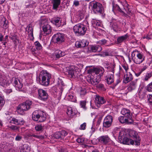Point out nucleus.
<instances>
[{
  "instance_id": "nucleus-19",
  "label": "nucleus",
  "mask_w": 152,
  "mask_h": 152,
  "mask_svg": "<svg viewBox=\"0 0 152 152\" xmlns=\"http://www.w3.org/2000/svg\"><path fill=\"white\" fill-rule=\"evenodd\" d=\"M42 30L44 33L46 35L50 34L52 32V29L50 26L48 24L44 25L42 27Z\"/></svg>"
},
{
  "instance_id": "nucleus-62",
  "label": "nucleus",
  "mask_w": 152,
  "mask_h": 152,
  "mask_svg": "<svg viewBox=\"0 0 152 152\" xmlns=\"http://www.w3.org/2000/svg\"><path fill=\"white\" fill-rule=\"evenodd\" d=\"M120 131V128L118 127L115 128L113 130V133L114 134H116L118 133Z\"/></svg>"
},
{
  "instance_id": "nucleus-25",
  "label": "nucleus",
  "mask_w": 152,
  "mask_h": 152,
  "mask_svg": "<svg viewBox=\"0 0 152 152\" xmlns=\"http://www.w3.org/2000/svg\"><path fill=\"white\" fill-rule=\"evenodd\" d=\"M89 28V25L87 23V25H85L83 24L80 23V29L81 35H83L85 34L86 30Z\"/></svg>"
},
{
  "instance_id": "nucleus-24",
  "label": "nucleus",
  "mask_w": 152,
  "mask_h": 152,
  "mask_svg": "<svg viewBox=\"0 0 152 152\" xmlns=\"http://www.w3.org/2000/svg\"><path fill=\"white\" fill-rule=\"evenodd\" d=\"M61 0H52L51 4H52L53 10H57L61 4Z\"/></svg>"
},
{
  "instance_id": "nucleus-35",
  "label": "nucleus",
  "mask_w": 152,
  "mask_h": 152,
  "mask_svg": "<svg viewBox=\"0 0 152 152\" xmlns=\"http://www.w3.org/2000/svg\"><path fill=\"white\" fill-rule=\"evenodd\" d=\"M136 86V83L134 81H132L127 88L129 91H131L135 89Z\"/></svg>"
},
{
  "instance_id": "nucleus-55",
  "label": "nucleus",
  "mask_w": 152,
  "mask_h": 152,
  "mask_svg": "<svg viewBox=\"0 0 152 152\" xmlns=\"http://www.w3.org/2000/svg\"><path fill=\"white\" fill-rule=\"evenodd\" d=\"M1 26L4 28H7L8 27L7 24V21L6 20L2 21L1 24Z\"/></svg>"
},
{
  "instance_id": "nucleus-31",
  "label": "nucleus",
  "mask_w": 152,
  "mask_h": 152,
  "mask_svg": "<svg viewBox=\"0 0 152 152\" xmlns=\"http://www.w3.org/2000/svg\"><path fill=\"white\" fill-rule=\"evenodd\" d=\"M73 29L75 34H78V35H81L80 29V23L78 24L75 25Z\"/></svg>"
},
{
  "instance_id": "nucleus-38",
  "label": "nucleus",
  "mask_w": 152,
  "mask_h": 152,
  "mask_svg": "<svg viewBox=\"0 0 152 152\" xmlns=\"http://www.w3.org/2000/svg\"><path fill=\"white\" fill-rule=\"evenodd\" d=\"M9 81L6 79L1 78L0 80V84L2 86H7L9 85Z\"/></svg>"
},
{
  "instance_id": "nucleus-46",
  "label": "nucleus",
  "mask_w": 152,
  "mask_h": 152,
  "mask_svg": "<svg viewBox=\"0 0 152 152\" xmlns=\"http://www.w3.org/2000/svg\"><path fill=\"white\" fill-rule=\"evenodd\" d=\"M44 126L41 124L36 125L35 127V130L37 131H42L43 130Z\"/></svg>"
},
{
  "instance_id": "nucleus-17",
  "label": "nucleus",
  "mask_w": 152,
  "mask_h": 152,
  "mask_svg": "<svg viewBox=\"0 0 152 152\" xmlns=\"http://www.w3.org/2000/svg\"><path fill=\"white\" fill-rule=\"evenodd\" d=\"M88 50L89 51H92L93 52H99L102 50V48L99 45H92L90 47L88 48Z\"/></svg>"
},
{
  "instance_id": "nucleus-3",
  "label": "nucleus",
  "mask_w": 152,
  "mask_h": 152,
  "mask_svg": "<svg viewBox=\"0 0 152 152\" xmlns=\"http://www.w3.org/2000/svg\"><path fill=\"white\" fill-rule=\"evenodd\" d=\"M92 9L95 13L102 14L104 12V7L101 3L98 2H93L92 3Z\"/></svg>"
},
{
  "instance_id": "nucleus-63",
  "label": "nucleus",
  "mask_w": 152,
  "mask_h": 152,
  "mask_svg": "<svg viewBox=\"0 0 152 152\" xmlns=\"http://www.w3.org/2000/svg\"><path fill=\"white\" fill-rule=\"evenodd\" d=\"M100 71V69L97 68H95L94 69V73L95 74L97 75V76H98L97 75L99 74V72Z\"/></svg>"
},
{
  "instance_id": "nucleus-34",
  "label": "nucleus",
  "mask_w": 152,
  "mask_h": 152,
  "mask_svg": "<svg viewBox=\"0 0 152 152\" xmlns=\"http://www.w3.org/2000/svg\"><path fill=\"white\" fill-rule=\"evenodd\" d=\"M106 80L108 84H110L114 82V75L113 74H109L106 76Z\"/></svg>"
},
{
  "instance_id": "nucleus-11",
  "label": "nucleus",
  "mask_w": 152,
  "mask_h": 152,
  "mask_svg": "<svg viewBox=\"0 0 152 152\" xmlns=\"http://www.w3.org/2000/svg\"><path fill=\"white\" fill-rule=\"evenodd\" d=\"M68 133L65 131L62 130L61 131L55 133L52 136L53 139H60L63 138L66 136Z\"/></svg>"
},
{
  "instance_id": "nucleus-61",
  "label": "nucleus",
  "mask_w": 152,
  "mask_h": 152,
  "mask_svg": "<svg viewBox=\"0 0 152 152\" xmlns=\"http://www.w3.org/2000/svg\"><path fill=\"white\" fill-rule=\"evenodd\" d=\"M12 91V88H7L5 89V92L7 94H9Z\"/></svg>"
},
{
  "instance_id": "nucleus-40",
  "label": "nucleus",
  "mask_w": 152,
  "mask_h": 152,
  "mask_svg": "<svg viewBox=\"0 0 152 152\" xmlns=\"http://www.w3.org/2000/svg\"><path fill=\"white\" fill-rule=\"evenodd\" d=\"M66 113L71 118H72L75 115V113L73 111L71 107H69L67 109Z\"/></svg>"
},
{
  "instance_id": "nucleus-29",
  "label": "nucleus",
  "mask_w": 152,
  "mask_h": 152,
  "mask_svg": "<svg viewBox=\"0 0 152 152\" xmlns=\"http://www.w3.org/2000/svg\"><path fill=\"white\" fill-rule=\"evenodd\" d=\"M112 11L114 12L115 11H118L121 13H123L124 12L121 9L119 6L117 4H115L114 3H112Z\"/></svg>"
},
{
  "instance_id": "nucleus-49",
  "label": "nucleus",
  "mask_w": 152,
  "mask_h": 152,
  "mask_svg": "<svg viewBox=\"0 0 152 152\" xmlns=\"http://www.w3.org/2000/svg\"><path fill=\"white\" fill-rule=\"evenodd\" d=\"M34 44L36 49L38 50H39L42 49V47L38 41H37L35 42Z\"/></svg>"
},
{
  "instance_id": "nucleus-64",
  "label": "nucleus",
  "mask_w": 152,
  "mask_h": 152,
  "mask_svg": "<svg viewBox=\"0 0 152 152\" xmlns=\"http://www.w3.org/2000/svg\"><path fill=\"white\" fill-rule=\"evenodd\" d=\"M22 138L21 136L20 135H17L15 137V140L17 141H20L22 139Z\"/></svg>"
},
{
  "instance_id": "nucleus-53",
  "label": "nucleus",
  "mask_w": 152,
  "mask_h": 152,
  "mask_svg": "<svg viewBox=\"0 0 152 152\" xmlns=\"http://www.w3.org/2000/svg\"><path fill=\"white\" fill-rule=\"evenodd\" d=\"M148 102L149 104L152 105V95H148L147 96Z\"/></svg>"
},
{
  "instance_id": "nucleus-28",
  "label": "nucleus",
  "mask_w": 152,
  "mask_h": 152,
  "mask_svg": "<svg viewBox=\"0 0 152 152\" xmlns=\"http://www.w3.org/2000/svg\"><path fill=\"white\" fill-rule=\"evenodd\" d=\"M54 54L56 58H58L64 56L66 55V53L64 51L58 50L55 51Z\"/></svg>"
},
{
  "instance_id": "nucleus-15",
  "label": "nucleus",
  "mask_w": 152,
  "mask_h": 152,
  "mask_svg": "<svg viewBox=\"0 0 152 152\" xmlns=\"http://www.w3.org/2000/svg\"><path fill=\"white\" fill-rule=\"evenodd\" d=\"M98 140L102 144L106 145L110 142V139L108 135H104L99 137L98 138Z\"/></svg>"
},
{
  "instance_id": "nucleus-20",
  "label": "nucleus",
  "mask_w": 152,
  "mask_h": 152,
  "mask_svg": "<svg viewBox=\"0 0 152 152\" xmlns=\"http://www.w3.org/2000/svg\"><path fill=\"white\" fill-rule=\"evenodd\" d=\"M93 77L91 76L90 77H88L87 79V80L88 82L93 85L96 86L99 83L100 79L98 78H97L98 79H97V78H95V77L94 78Z\"/></svg>"
},
{
  "instance_id": "nucleus-8",
  "label": "nucleus",
  "mask_w": 152,
  "mask_h": 152,
  "mask_svg": "<svg viewBox=\"0 0 152 152\" xmlns=\"http://www.w3.org/2000/svg\"><path fill=\"white\" fill-rule=\"evenodd\" d=\"M64 86L65 85L64 82L62 80H60L58 81L57 88L55 87L54 88V89L56 93V94L57 96H58V97H60L61 96Z\"/></svg>"
},
{
  "instance_id": "nucleus-23",
  "label": "nucleus",
  "mask_w": 152,
  "mask_h": 152,
  "mask_svg": "<svg viewBox=\"0 0 152 152\" xmlns=\"http://www.w3.org/2000/svg\"><path fill=\"white\" fill-rule=\"evenodd\" d=\"M14 84L17 90L21 91L23 87V84L20 82V80L17 78H15Z\"/></svg>"
},
{
  "instance_id": "nucleus-18",
  "label": "nucleus",
  "mask_w": 152,
  "mask_h": 152,
  "mask_svg": "<svg viewBox=\"0 0 152 152\" xmlns=\"http://www.w3.org/2000/svg\"><path fill=\"white\" fill-rule=\"evenodd\" d=\"M88 43V42L87 41L83 40L80 42H76L75 45L76 47L78 48H83L87 46Z\"/></svg>"
},
{
  "instance_id": "nucleus-2",
  "label": "nucleus",
  "mask_w": 152,
  "mask_h": 152,
  "mask_svg": "<svg viewBox=\"0 0 152 152\" xmlns=\"http://www.w3.org/2000/svg\"><path fill=\"white\" fill-rule=\"evenodd\" d=\"M32 102L27 100L23 104H19L17 108V111L20 114H24V111L30 109L32 106Z\"/></svg>"
},
{
  "instance_id": "nucleus-54",
  "label": "nucleus",
  "mask_w": 152,
  "mask_h": 152,
  "mask_svg": "<svg viewBox=\"0 0 152 152\" xmlns=\"http://www.w3.org/2000/svg\"><path fill=\"white\" fill-rule=\"evenodd\" d=\"M152 73L149 72L146 74L145 76L144 80L145 81L148 80V79L150 78L152 76Z\"/></svg>"
},
{
  "instance_id": "nucleus-7",
  "label": "nucleus",
  "mask_w": 152,
  "mask_h": 152,
  "mask_svg": "<svg viewBox=\"0 0 152 152\" xmlns=\"http://www.w3.org/2000/svg\"><path fill=\"white\" fill-rule=\"evenodd\" d=\"M52 39L54 43L60 44L64 41V35L61 33H57L53 36Z\"/></svg>"
},
{
  "instance_id": "nucleus-5",
  "label": "nucleus",
  "mask_w": 152,
  "mask_h": 152,
  "mask_svg": "<svg viewBox=\"0 0 152 152\" xmlns=\"http://www.w3.org/2000/svg\"><path fill=\"white\" fill-rule=\"evenodd\" d=\"M130 137L134 140H133L134 142V144L136 146L140 145L141 139L137 132L134 130H131L129 132Z\"/></svg>"
},
{
  "instance_id": "nucleus-37",
  "label": "nucleus",
  "mask_w": 152,
  "mask_h": 152,
  "mask_svg": "<svg viewBox=\"0 0 152 152\" xmlns=\"http://www.w3.org/2000/svg\"><path fill=\"white\" fill-rule=\"evenodd\" d=\"M30 149V147L27 144H24L22 147L20 152H29Z\"/></svg>"
},
{
  "instance_id": "nucleus-47",
  "label": "nucleus",
  "mask_w": 152,
  "mask_h": 152,
  "mask_svg": "<svg viewBox=\"0 0 152 152\" xmlns=\"http://www.w3.org/2000/svg\"><path fill=\"white\" fill-rule=\"evenodd\" d=\"M110 26L111 27V28H112L113 29L114 31L115 32H116L118 30V26L116 23H111L110 24Z\"/></svg>"
},
{
  "instance_id": "nucleus-30",
  "label": "nucleus",
  "mask_w": 152,
  "mask_h": 152,
  "mask_svg": "<svg viewBox=\"0 0 152 152\" xmlns=\"http://www.w3.org/2000/svg\"><path fill=\"white\" fill-rule=\"evenodd\" d=\"M40 110H37L34 111L32 114V119L33 120L37 121L38 117L39 116Z\"/></svg>"
},
{
  "instance_id": "nucleus-48",
  "label": "nucleus",
  "mask_w": 152,
  "mask_h": 152,
  "mask_svg": "<svg viewBox=\"0 0 152 152\" xmlns=\"http://www.w3.org/2000/svg\"><path fill=\"white\" fill-rule=\"evenodd\" d=\"M55 23L56 25L58 27H59L61 25V18H57L55 19L54 20Z\"/></svg>"
},
{
  "instance_id": "nucleus-9",
  "label": "nucleus",
  "mask_w": 152,
  "mask_h": 152,
  "mask_svg": "<svg viewBox=\"0 0 152 152\" xmlns=\"http://www.w3.org/2000/svg\"><path fill=\"white\" fill-rule=\"evenodd\" d=\"M113 121V117L110 115H107L104 118L103 123V126L108 128L111 126Z\"/></svg>"
},
{
  "instance_id": "nucleus-27",
  "label": "nucleus",
  "mask_w": 152,
  "mask_h": 152,
  "mask_svg": "<svg viewBox=\"0 0 152 152\" xmlns=\"http://www.w3.org/2000/svg\"><path fill=\"white\" fill-rule=\"evenodd\" d=\"M129 37V36L127 34L118 37L117 39V43L120 44L125 41Z\"/></svg>"
},
{
  "instance_id": "nucleus-10",
  "label": "nucleus",
  "mask_w": 152,
  "mask_h": 152,
  "mask_svg": "<svg viewBox=\"0 0 152 152\" xmlns=\"http://www.w3.org/2000/svg\"><path fill=\"white\" fill-rule=\"evenodd\" d=\"M37 91L38 93V98L39 99L43 101L47 100L48 95L45 91L42 89H38Z\"/></svg>"
},
{
  "instance_id": "nucleus-39",
  "label": "nucleus",
  "mask_w": 152,
  "mask_h": 152,
  "mask_svg": "<svg viewBox=\"0 0 152 152\" xmlns=\"http://www.w3.org/2000/svg\"><path fill=\"white\" fill-rule=\"evenodd\" d=\"M91 23L94 27L95 28L97 27L98 26H101V23L99 21L93 19L91 21Z\"/></svg>"
},
{
  "instance_id": "nucleus-14",
  "label": "nucleus",
  "mask_w": 152,
  "mask_h": 152,
  "mask_svg": "<svg viewBox=\"0 0 152 152\" xmlns=\"http://www.w3.org/2000/svg\"><path fill=\"white\" fill-rule=\"evenodd\" d=\"M106 102L104 98L99 95H96L95 97V103L97 106H99L100 104H102Z\"/></svg>"
},
{
  "instance_id": "nucleus-26",
  "label": "nucleus",
  "mask_w": 152,
  "mask_h": 152,
  "mask_svg": "<svg viewBox=\"0 0 152 152\" xmlns=\"http://www.w3.org/2000/svg\"><path fill=\"white\" fill-rule=\"evenodd\" d=\"M39 116L37 121L39 122H43L45 121L46 119V116L45 113L43 111L40 110Z\"/></svg>"
},
{
  "instance_id": "nucleus-22",
  "label": "nucleus",
  "mask_w": 152,
  "mask_h": 152,
  "mask_svg": "<svg viewBox=\"0 0 152 152\" xmlns=\"http://www.w3.org/2000/svg\"><path fill=\"white\" fill-rule=\"evenodd\" d=\"M129 118H126L124 116H121L119 117L118 120L121 123H126L127 124H132L133 122L132 119L130 120L131 121H129Z\"/></svg>"
},
{
  "instance_id": "nucleus-36",
  "label": "nucleus",
  "mask_w": 152,
  "mask_h": 152,
  "mask_svg": "<svg viewBox=\"0 0 152 152\" xmlns=\"http://www.w3.org/2000/svg\"><path fill=\"white\" fill-rule=\"evenodd\" d=\"M26 30L27 31L28 33V36L33 37V29L32 28V25L30 24H29L27 26Z\"/></svg>"
},
{
  "instance_id": "nucleus-1",
  "label": "nucleus",
  "mask_w": 152,
  "mask_h": 152,
  "mask_svg": "<svg viewBox=\"0 0 152 152\" xmlns=\"http://www.w3.org/2000/svg\"><path fill=\"white\" fill-rule=\"evenodd\" d=\"M51 78V75L49 73L46 71L42 70L40 73L37 80L41 85L47 86L49 84L50 80Z\"/></svg>"
},
{
  "instance_id": "nucleus-52",
  "label": "nucleus",
  "mask_w": 152,
  "mask_h": 152,
  "mask_svg": "<svg viewBox=\"0 0 152 152\" xmlns=\"http://www.w3.org/2000/svg\"><path fill=\"white\" fill-rule=\"evenodd\" d=\"M107 41L105 39H103L99 40L97 42V43L101 44L102 45H104L107 44Z\"/></svg>"
},
{
  "instance_id": "nucleus-57",
  "label": "nucleus",
  "mask_w": 152,
  "mask_h": 152,
  "mask_svg": "<svg viewBox=\"0 0 152 152\" xmlns=\"http://www.w3.org/2000/svg\"><path fill=\"white\" fill-rule=\"evenodd\" d=\"M104 72V71L103 69H100V71L99 73L98 74L99 75H98V77L97 78H99V79L101 80V77L103 75Z\"/></svg>"
},
{
  "instance_id": "nucleus-41",
  "label": "nucleus",
  "mask_w": 152,
  "mask_h": 152,
  "mask_svg": "<svg viewBox=\"0 0 152 152\" xmlns=\"http://www.w3.org/2000/svg\"><path fill=\"white\" fill-rule=\"evenodd\" d=\"M96 88L99 90L104 91L106 90V88L104 87V85L102 83H98L96 85Z\"/></svg>"
},
{
  "instance_id": "nucleus-4",
  "label": "nucleus",
  "mask_w": 152,
  "mask_h": 152,
  "mask_svg": "<svg viewBox=\"0 0 152 152\" xmlns=\"http://www.w3.org/2000/svg\"><path fill=\"white\" fill-rule=\"evenodd\" d=\"M136 55L137 57L135 58L133 61L136 64H140L145 60V57L143 54L138 53L136 51H133L132 54V56L133 57H134Z\"/></svg>"
},
{
  "instance_id": "nucleus-21",
  "label": "nucleus",
  "mask_w": 152,
  "mask_h": 152,
  "mask_svg": "<svg viewBox=\"0 0 152 152\" xmlns=\"http://www.w3.org/2000/svg\"><path fill=\"white\" fill-rule=\"evenodd\" d=\"M152 59L151 58L147 59L146 60L145 62L143 63V64L144 66L140 69V70L141 71V72H142L145 70L148 66H150L152 63Z\"/></svg>"
},
{
  "instance_id": "nucleus-50",
  "label": "nucleus",
  "mask_w": 152,
  "mask_h": 152,
  "mask_svg": "<svg viewBox=\"0 0 152 152\" xmlns=\"http://www.w3.org/2000/svg\"><path fill=\"white\" fill-rule=\"evenodd\" d=\"M31 136L40 140H43L45 138V136H44L37 135L35 134H32Z\"/></svg>"
},
{
  "instance_id": "nucleus-33",
  "label": "nucleus",
  "mask_w": 152,
  "mask_h": 152,
  "mask_svg": "<svg viewBox=\"0 0 152 152\" xmlns=\"http://www.w3.org/2000/svg\"><path fill=\"white\" fill-rule=\"evenodd\" d=\"M133 79V77L132 74L130 72L126 74V77L124 79L123 81L126 83L131 81Z\"/></svg>"
},
{
  "instance_id": "nucleus-42",
  "label": "nucleus",
  "mask_w": 152,
  "mask_h": 152,
  "mask_svg": "<svg viewBox=\"0 0 152 152\" xmlns=\"http://www.w3.org/2000/svg\"><path fill=\"white\" fill-rule=\"evenodd\" d=\"M5 100L4 96L0 94V108L3 107L4 104Z\"/></svg>"
},
{
  "instance_id": "nucleus-58",
  "label": "nucleus",
  "mask_w": 152,
  "mask_h": 152,
  "mask_svg": "<svg viewBox=\"0 0 152 152\" xmlns=\"http://www.w3.org/2000/svg\"><path fill=\"white\" fill-rule=\"evenodd\" d=\"M9 128L13 131H15L18 129V128L17 126L14 125H12L9 126Z\"/></svg>"
},
{
  "instance_id": "nucleus-44",
  "label": "nucleus",
  "mask_w": 152,
  "mask_h": 152,
  "mask_svg": "<svg viewBox=\"0 0 152 152\" xmlns=\"http://www.w3.org/2000/svg\"><path fill=\"white\" fill-rule=\"evenodd\" d=\"M68 99L69 101L73 102H76L77 101L75 97L71 94L68 95Z\"/></svg>"
},
{
  "instance_id": "nucleus-6",
  "label": "nucleus",
  "mask_w": 152,
  "mask_h": 152,
  "mask_svg": "<svg viewBox=\"0 0 152 152\" xmlns=\"http://www.w3.org/2000/svg\"><path fill=\"white\" fill-rule=\"evenodd\" d=\"M66 74L71 78H75L77 77V72L74 66L66 67Z\"/></svg>"
},
{
  "instance_id": "nucleus-43",
  "label": "nucleus",
  "mask_w": 152,
  "mask_h": 152,
  "mask_svg": "<svg viewBox=\"0 0 152 152\" xmlns=\"http://www.w3.org/2000/svg\"><path fill=\"white\" fill-rule=\"evenodd\" d=\"M86 100L81 101L80 102V107L84 110H86L87 107L86 106Z\"/></svg>"
},
{
  "instance_id": "nucleus-13",
  "label": "nucleus",
  "mask_w": 152,
  "mask_h": 152,
  "mask_svg": "<svg viewBox=\"0 0 152 152\" xmlns=\"http://www.w3.org/2000/svg\"><path fill=\"white\" fill-rule=\"evenodd\" d=\"M118 139L120 142L123 144L129 145L130 144L134 145V142L133 140L129 139L124 136L122 137L120 136L118 137Z\"/></svg>"
},
{
  "instance_id": "nucleus-56",
  "label": "nucleus",
  "mask_w": 152,
  "mask_h": 152,
  "mask_svg": "<svg viewBox=\"0 0 152 152\" xmlns=\"http://www.w3.org/2000/svg\"><path fill=\"white\" fill-rule=\"evenodd\" d=\"M147 90L148 91L152 92V82L147 86Z\"/></svg>"
},
{
  "instance_id": "nucleus-32",
  "label": "nucleus",
  "mask_w": 152,
  "mask_h": 152,
  "mask_svg": "<svg viewBox=\"0 0 152 152\" xmlns=\"http://www.w3.org/2000/svg\"><path fill=\"white\" fill-rule=\"evenodd\" d=\"M73 29L75 34H78V35H81L80 29V23L78 24L75 25Z\"/></svg>"
},
{
  "instance_id": "nucleus-51",
  "label": "nucleus",
  "mask_w": 152,
  "mask_h": 152,
  "mask_svg": "<svg viewBox=\"0 0 152 152\" xmlns=\"http://www.w3.org/2000/svg\"><path fill=\"white\" fill-rule=\"evenodd\" d=\"M146 95V94L145 92H141L139 93L140 98L142 99H144L145 98Z\"/></svg>"
},
{
  "instance_id": "nucleus-12",
  "label": "nucleus",
  "mask_w": 152,
  "mask_h": 152,
  "mask_svg": "<svg viewBox=\"0 0 152 152\" xmlns=\"http://www.w3.org/2000/svg\"><path fill=\"white\" fill-rule=\"evenodd\" d=\"M10 123L16 125H23L24 121L23 119L20 117H12L10 118Z\"/></svg>"
},
{
  "instance_id": "nucleus-60",
  "label": "nucleus",
  "mask_w": 152,
  "mask_h": 152,
  "mask_svg": "<svg viewBox=\"0 0 152 152\" xmlns=\"http://www.w3.org/2000/svg\"><path fill=\"white\" fill-rule=\"evenodd\" d=\"M77 141L79 143H83L84 141V139L83 138H78L77 139Z\"/></svg>"
},
{
  "instance_id": "nucleus-45",
  "label": "nucleus",
  "mask_w": 152,
  "mask_h": 152,
  "mask_svg": "<svg viewBox=\"0 0 152 152\" xmlns=\"http://www.w3.org/2000/svg\"><path fill=\"white\" fill-rule=\"evenodd\" d=\"M104 64L105 66H107L106 67V68H107V69H110V68H111V69L110 70V71H111L112 72H113V73H114V68L115 67V66L114 65H111L110 66L109 65V63L107 62H106V63H104Z\"/></svg>"
},
{
  "instance_id": "nucleus-59",
  "label": "nucleus",
  "mask_w": 152,
  "mask_h": 152,
  "mask_svg": "<svg viewBox=\"0 0 152 152\" xmlns=\"http://www.w3.org/2000/svg\"><path fill=\"white\" fill-rule=\"evenodd\" d=\"M86 123H84L81 124L80 127V129L81 130H85L86 129Z\"/></svg>"
},
{
  "instance_id": "nucleus-16",
  "label": "nucleus",
  "mask_w": 152,
  "mask_h": 152,
  "mask_svg": "<svg viewBox=\"0 0 152 152\" xmlns=\"http://www.w3.org/2000/svg\"><path fill=\"white\" fill-rule=\"evenodd\" d=\"M121 113L126 118H129V120L132 119V114L131 113L129 110L123 108L121 110Z\"/></svg>"
}]
</instances>
